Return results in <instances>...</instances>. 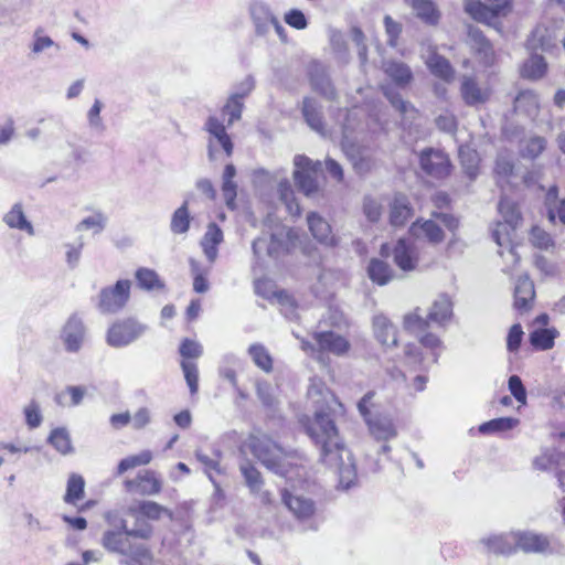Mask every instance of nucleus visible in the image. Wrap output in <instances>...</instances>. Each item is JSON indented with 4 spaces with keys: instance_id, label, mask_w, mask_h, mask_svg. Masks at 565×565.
Listing matches in <instances>:
<instances>
[{
    "instance_id": "f257e3e1",
    "label": "nucleus",
    "mask_w": 565,
    "mask_h": 565,
    "mask_svg": "<svg viewBox=\"0 0 565 565\" xmlns=\"http://www.w3.org/2000/svg\"><path fill=\"white\" fill-rule=\"evenodd\" d=\"M308 398L315 407V416L306 425V431L320 449V459L339 473L340 483L349 488L356 476L355 466L349 451L344 448L338 428L331 417V404L334 395L321 385L311 384Z\"/></svg>"
},
{
    "instance_id": "f03ea898",
    "label": "nucleus",
    "mask_w": 565,
    "mask_h": 565,
    "mask_svg": "<svg viewBox=\"0 0 565 565\" xmlns=\"http://www.w3.org/2000/svg\"><path fill=\"white\" fill-rule=\"evenodd\" d=\"M247 446L255 458L269 471L289 481L306 478L305 456L298 451H285L267 434L257 431L248 438Z\"/></svg>"
},
{
    "instance_id": "7ed1b4c3",
    "label": "nucleus",
    "mask_w": 565,
    "mask_h": 565,
    "mask_svg": "<svg viewBox=\"0 0 565 565\" xmlns=\"http://www.w3.org/2000/svg\"><path fill=\"white\" fill-rule=\"evenodd\" d=\"M152 530L148 524L138 529H128L126 520H120L117 529L103 533L100 544L109 553L122 556V565H149L152 554L146 543L138 541L148 540Z\"/></svg>"
},
{
    "instance_id": "20e7f679",
    "label": "nucleus",
    "mask_w": 565,
    "mask_h": 565,
    "mask_svg": "<svg viewBox=\"0 0 565 565\" xmlns=\"http://www.w3.org/2000/svg\"><path fill=\"white\" fill-rule=\"evenodd\" d=\"M132 282L119 279L115 285L103 287L96 297V308L102 315H117L122 311L130 300Z\"/></svg>"
},
{
    "instance_id": "39448f33",
    "label": "nucleus",
    "mask_w": 565,
    "mask_h": 565,
    "mask_svg": "<svg viewBox=\"0 0 565 565\" xmlns=\"http://www.w3.org/2000/svg\"><path fill=\"white\" fill-rule=\"evenodd\" d=\"M294 179L298 189L308 198L320 192L317 174L321 171V162L312 161L306 156L297 154L294 159Z\"/></svg>"
},
{
    "instance_id": "423d86ee",
    "label": "nucleus",
    "mask_w": 565,
    "mask_h": 565,
    "mask_svg": "<svg viewBox=\"0 0 565 565\" xmlns=\"http://www.w3.org/2000/svg\"><path fill=\"white\" fill-rule=\"evenodd\" d=\"M466 0L465 11L476 21L493 25L499 17H505L511 11V0Z\"/></svg>"
},
{
    "instance_id": "0eeeda50",
    "label": "nucleus",
    "mask_w": 565,
    "mask_h": 565,
    "mask_svg": "<svg viewBox=\"0 0 565 565\" xmlns=\"http://www.w3.org/2000/svg\"><path fill=\"white\" fill-rule=\"evenodd\" d=\"M147 331V326L134 318L116 320L107 330L106 341L113 348L127 347Z\"/></svg>"
},
{
    "instance_id": "6e6552de",
    "label": "nucleus",
    "mask_w": 565,
    "mask_h": 565,
    "mask_svg": "<svg viewBox=\"0 0 565 565\" xmlns=\"http://www.w3.org/2000/svg\"><path fill=\"white\" fill-rule=\"evenodd\" d=\"M206 130L210 134L209 138V158L216 159L218 149H223L227 157L233 153V142L231 137L225 130V126L216 117L211 116L206 121Z\"/></svg>"
},
{
    "instance_id": "1a4fd4ad",
    "label": "nucleus",
    "mask_w": 565,
    "mask_h": 565,
    "mask_svg": "<svg viewBox=\"0 0 565 565\" xmlns=\"http://www.w3.org/2000/svg\"><path fill=\"white\" fill-rule=\"evenodd\" d=\"M239 470L244 477V481L249 493L258 499L262 504L271 505L274 497L270 491L264 489L265 481L260 471L249 461L243 462Z\"/></svg>"
},
{
    "instance_id": "9d476101",
    "label": "nucleus",
    "mask_w": 565,
    "mask_h": 565,
    "mask_svg": "<svg viewBox=\"0 0 565 565\" xmlns=\"http://www.w3.org/2000/svg\"><path fill=\"white\" fill-rule=\"evenodd\" d=\"M419 163L423 171L435 179H444L450 173V160L448 156L440 150H423L419 157Z\"/></svg>"
},
{
    "instance_id": "9b49d317",
    "label": "nucleus",
    "mask_w": 565,
    "mask_h": 565,
    "mask_svg": "<svg viewBox=\"0 0 565 565\" xmlns=\"http://www.w3.org/2000/svg\"><path fill=\"white\" fill-rule=\"evenodd\" d=\"M311 88L328 100L337 99V90L330 78L328 67L320 62H312L308 68Z\"/></svg>"
},
{
    "instance_id": "f8f14e48",
    "label": "nucleus",
    "mask_w": 565,
    "mask_h": 565,
    "mask_svg": "<svg viewBox=\"0 0 565 565\" xmlns=\"http://www.w3.org/2000/svg\"><path fill=\"white\" fill-rule=\"evenodd\" d=\"M86 328L83 319L77 315H72L65 322L61 331V340L67 352H78L84 343Z\"/></svg>"
},
{
    "instance_id": "ddd939ff",
    "label": "nucleus",
    "mask_w": 565,
    "mask_h": 565,
    "mask_svg": "<svg viewBox=\"0 0 565 565\" xmlns=\"http://www.w3.org/2000/svg\"><path fill=\"white\" fill-rule=\"evenodd\" d=\"M125 489L131 494L153 495L161 490V480L152 470L140 471L136 478L124 482Z\"/></svg>"
},
{
    "instance_id": "4468645a",
    "label": "nucleus",
    "mask_w": 565,
    "mask_h": 565,
    "mask_svg": "<svg viewBox=\"0 0 565 565\" xmlns=\"http://www.w3.org/2000/svg\"><path fill=\"white\" fill-rule=\"evenodd\" d=\"M281 500L298 521L310 520L316 513L315 501L305 495L292 494L288 490H284Z\"/></svg>"
},
{
    "instance_id": "2eb2a0df",
    "label": "nucleus",
    "mask_w": 565,
    "mask_h": 565,
    "mask_svg": "<svg viewBox=\"0 0 565 565\" xmlns=\"http://www.w3.org/2000/svg\"><path fill=\"white\" fill-rule=\"evenodd\" d=\"M516 547L524 553H552V542L548 536L534 532H516L513 536Z\"/></svg>"
},
{
    "instance_id": "dca6fc26",
    "label": "nucleus",
    "mask_w": 565,
    "mask_h": 565,
    "mask_svg": "<svg viewBox=\"0 0 565 565\" xmlns=\"http://www.w3.org/2000/svg\"><path fill=\"white\" fill-rule=\"evenodd\" d=\"M249 11L256 34L259 36L267 35L271 30L273 23H276L277 17L270 11L269 7L260 0H253Z\"/></svg>"
},
{
    "instance_id": "f3484780",
    "label": "nucleus",
    "mask_w": 565,
    "mask_h": 565,
    "mask_svg": "<svg viewBox=\"0 0 565 565\" xmlns=\"http://www.w3.org/2000/svg\"><path fill=\"white\" fill-rule=\"evenodd\" d=\"M460 94L468 106L484 104L490 97V90L481 87L473 77L463 76L460 85Z\"/></svg>"
},
{
    "instance_id": "a211bd4d",
    "label": "nucleus",
    "mask_w": 565,
    "mask_h": 565,
    "mask_svg": "<svg viewBox=\"0 0 565 565\" xmlns=\"http://www.w3.org/2000/svg\"><path fill=\"white\" fill-rule=\"evenodd\" d=\"M412 9L414 15L427 25H436L440 20V11L433 0H403Z\"/></svg>"
},
{
    "instance_id": "6ab92c4d",
    "label": "nucleus",
    "mask_w": 565,
    "mask_h": 565,
    "mask_svg": "<svg viewBox=\"0 0 565 565\" xmlns=\"http://www.w3.org/2000/svg\"><path fill=\"white\" fill-rule=\"evenodd\" d=\"M467 43L479 56L483 64L490 65L493 62V49L483 33L472 25L468 26Z\"/></svg>"
},
{
    "instance_id": "aec40b11",
    "label": "nucleus",
    "mask_w": 565,
    "mask_h": 565,
    "mask_svg": "<svg viewBox=\"0 0 565 565\" xmlns=\"http://www.w3.org/2000/svg\"><path fill=\"white\" fill-rule=\"evenodd\" d=\"M315 339L320 350L328 351L335 355L345 354L351 347L344 337L333 331L318 332L315 334Z\"/></svg>"
},
{
    "instance_id": "412c9836",
    "label": "nucleus",
    "mask_w": 565,
    "mask_h": 565,
    "mask_svg": "<svg viewBox=\"0 0 565 565\" xmlns=\"http://www.w3.org/2000/svg\"><path fill=\"white\" fill-rule=\"evenodd\" d=\"M534 297L533 281L527 276H521L514 288V308L521 312L530 310Z\"/></svg>"
},
{
    "instance_id": "4be33fe9",
    "label": "nucleus",
    "mask_w": 565,
    "mask_h": 565,
    "mask_svg": "<svg viewBox=\"0 0 565 565\" xmlns=\"http://www.w3.org/2000/svg\"><path fill=\"white\" fill-rule=\"evenodd\" d=\"M395 264L404 271L414 270L418 263L416 248L405 239H398L393 252Z\"/></svg>"
},
{
    "instance_id": "5701e85b",
    "label": "nucleus",
    "mask_w": 565,
    "mask_h": 565,
    "mask_svg": "<svg viewBox=\"0 0 565 565\" xmlns=\"http://www.w3.org/2000/svg\"><path fill=\"white\" fill-rule=\"evenodd\" d=\"M366 424L371 435L376 440L387 441L397 436V430L393 419L386 415H376L374 417L367 418Z\"/></svg>"
},
{
    "instance_id": "b1692460",
    "label": "nucleus",
    "mask_w": 565,
    "mask_h": 565,
    "mask_svg": "<svg viewBox=\"0 0 565 565\" xmlns=\"http://www.w3.org/2000/svg\"><path fill=\"white\" fill-rule=\"evenodd\" d=\"M382 68L384 73L399 87L407 86L413 79L411 67L401 61H384Z\"/></svg>"
},
{
    "instance_id": "393cba45",
    "label": "nucleus",
    "mask_w": 565,
    "mask_h": 565,
    "mask_svg": "<svg viewBox=\"0 0 565 565\" xmlns=\"http://www.w3.org/2000/svg\"><path fill=\"white\" fill-rule=\"evenodd\" d=\"M2 221L9 228L25 232L30 236L34 235V227L26 218L21 203L13 204L12 207L3 215Z\"/></svg>"
},
{
    "instance_id": "a878e982",
    "label": "nucleus",
    "mask_w": 565,
    "mask_h": 565,
    "mask_svg": "<svg viewBox=\"0 0 565 565\" xmlns=\"http://www.w3.org/2000/svg\"><path fill=\"white\" fill-rule=\"evenodd\" d=\"M307 222L312 236L322 244L332 245L334 237L330 224L318 213L311 212L307 216Z\"/></svg>"
},
{
    "instance_id": "bb28decb",
    "label": "nucleus",
    "mask_w": 565,
    "mask_h": 565,
    "mask_svg": "<svg viewBox=\"0 0 565 565\" xmlns=\"http://www.w3.org/2000/svg\"><path fill=\"white\" fill-rule=\"evenodd\" d=\"M222 241V230L215 223H210L201 241V246L211 264L214 263L217 257V245H220Z\"/></svg>"
},
{
    "instance_id": "cd10ccee",
    "label": "nucleus",
    "mask_w": 565,
    "mask_h": 565,
    "mask_svg": "<svg viewBox=\"0 0 565 565\" xmlns=\"http://www.w3.org/2000/svg\"><path fill=\"white\" fill-rule=\"evenodd\" d=\"M373 329L376 339L386 347H395L397 344L395 327L390 320L383 316H375L373 319Z\"/></svg>"
},
{
    "instance_id": "c85d7f7f",
    "label": "nucleus",
    "mask_w": 565,
    "mask_h": 565,
    "mask_svg": "<svg viewBox=\"0 0 565 565\" xmlns=\"http://www.w3.org/2000/svg\"><path fill=\"white\" fill-rule=\"evenodd\" d=\"M235 175V167L232 163L226 164L222 175V193L226 206L231 210L236 207L235 199L237 195V184L234 182Z\"/></svg>"
},
{
    "instance_id": "c756f323",
    "label": "nucleus",
    "mask_w": 565,
    "mask_h": 565,
    "mask_svg": "<svg viewBox=\"0 0 565 565\" xmlns=\"http://www.w3.org/2000/svg\"><path fill=\"white\" fill-rule=\"evenodd\" d=\"M451 315L452 302L447 295L441 294L434 301L428 313V320L443 326L446 321H448L451 318Z\"/></svg>"
},
{
    "instance_id": "7c9ffc66",
    "label": "nucleus",
    "mask_w": 565,
    "mask_h": 565,
    "mask_svg": "<svg viewBox=\"0 0 565 565\" xmlns=\"http://www.w3.org/2000/svg\"><path fill=\"white\" fill-rule=\"evenodd\" d=\"M426 65L436 77L445 82L454 79L455 71L449 61L441 55L433 53L427 60Z\"/></svg>"
},
{
    "instance_id": "2f4dec72",
    "label": "nucleus",
    "mask_w": 565,
    "mask_h": 565,
    "mask_svg": "<svg viewBox=\"0 0 565 565\" xmlns=\"http://www.w3.org/2000/svg\"><path fill=\"white\" fill-rule=\"evenodd\" d=\"M411 232L414 236H424L433 244H438L444 239V232L438 224L431 220L423 223L416 222L412 225Z\"/></svg>"
},
{
    "instance_id": "473e14b6",
    "label": "nucleus",
    "mask_w": 565,
    "mask_h": 565,
    "mask_svg": "<svg viewBox=\"0 0 565 565\" xmlns=\"http://www.w3.org/2000/svg\"><path fill=\"white\" fill-rule=\"evenodd\" d=\"M47 443L63 456L74 452L71 435L65 427L52 429L49 435Z\"/></svg>"
},
{
    "instance_id": "72a5a7b5",
    "label": "nucleus",
    "mask_w": 565,
    "mask_h": 565,
    "mask_svg": "<svg viewBox=\"0 0 565 565\" xmlns=\"http://www.w3.org/2000/svg\"><path fill=\"white\" fill-rule=\"evenodd\" d=\"M412 216V209L405 196H395L390 211V222L393 226H403Z\"/></svg>"
},
{
    "instance_id": "f704fd0d",
    "label": "nucleus",
    "mask_w": 565,
    "mask_h": 565,
    "mask_svg": "<svg viewBox=\"0 0 565 565\" xmlns=\"http://www.w3.org/2000/svg\"><path fill=\"white\" fill-rule=\"evenodd\" d=\"M302 115L312 130L322 132L323 122L320 106L316 99L306 97L302 102Z\"/></svg>"
},
{
    "instance_id": "c9c22d12",
    "label": "nucleus",
    "mask_w": 565,
    "mask_h": 565,
    "mask_svg": "<svg viewBox=\"0 0 565 565\" xmlns=\"http://www.w3.org/2000/svg\"><path fill=\"white\" fill-rule=\"evenodd\" d=\"M367 274L370 279L380 286L390 282L394 276L390 265L384 260L376 258L371 259L367 266Z\"/></svg>"
},
{
    "instance_id": "e433bc0d",
    "label": "nucleus",
    "mask_w": 565,
    "mask_h": 565,
    "mask_svg": "<svg viewBox=\"0 0 565 565\" xmlns=\"http://www.w3.org/2000/svg\"><path fill=\"white\" fill-rule=\"evenodd\" d=\"M493 171L498 185L502 188L504 184H508L509 179L514 172V162L512 157L508 153H499L495 159Z\"/></svg>"
},
{
    "instance_id": "4c0bfd02",
    "label": "nucleus",
    "mask_w": 565,
    "mask_h": 565,
    "mask_svg": "<svg viewBox=\"0 0 565 565\" xmlns=\"http://www.w3.org/2000/svg\"><path fill=\"white\" fill-rule=\"evenodd\" d=\"M540 104L539 97L533 90H523L514 98V109L522 111L527 116H536L539 113Z\"/></svg>"
},
{
    "instance_id": "58836bf2",
    "label": "nucleus",
    "mask_w": 565,
    "mask_h": 565,
    "mask_svg": "<svg viewBox=\"0 0 565 565\" xmlns=\"http://www.w3.org/2000/svg\"><path fill=\"white\" fill-rule=\"evenodd\" d=\"M499 212L502 215L507 225L515 230L520 224L522 217L518 204L507 196H502L499 202Z\"/></svg>"
},
{
    "instance_id": "ea45409f",
    "label": "nucleus",
    "mask_w": 565,
    "mask_h": 565,
    "mask_svg": "<svg viewBox=\"0 0 565 565\" xmlns=\"http://www.w3.org/2000/svg\"><path fill=\"white\" fill-rule=\"evenodd\" d=\"M547 141L541 136H530L521 141L520 154L524 159H536L546 148Z\"/></svg>"
},
{
    "instance_id": "a19ab883",
    "label": "nucleus",
    "mask_w": 565,
    "mask_h": 565,
    "mask_svg": "<svg viewBox=\"0 0 565 565\" xmlns=\"http://www.w3.org/2000/svg\"><path fill=\"white\" fill-rule=\"evenodd\" d=\"M547 70V64L542 55L533 54L523 64L521 74L529 79L542 78Z\"/></svg>"
},
{
    "instance_id": "79ce46f5",
    "label": "nucleus",
    "mask_w": 565,
    "mask_h": 565,
    "mask_svg": "<svg viewBox=\"0 0 565 565\" xmlns=\"http://www.w3.org/2000/svg\"><path fill=\"white\" fill-rule=\"evenodd\" d=\"M278 194L279 200L285 204L286 210L290 215H300V205L296 201L292 186L287 179H284L278 183Z\"/></svg>"
},
{
    "instance_id": "37998d69",
    "label": "nucleus",
    "mask_w": 565,
    "mask_h": 565,
    "mask_svg": "<svg viewBox=\"0 0 565 565\" xmlns=\"http://www.w3.org/2000/svg\"><path fill=\"white\" fill-rule=\"evenodd\" d=\"M138 286L141 289L152 291L164 288L163 281L159 278L158 274L149 268H139L135 274Z\"/></svg>"
},
{
    "instance_id": "c03bdc74",
    "label": "nucleus",
    "mask_w": 565,
    "mask_h": 565,
    "mask_svg": "<svg viewBox=\"0 0 565 565\" xmlns=\"http://www.w3.org/2000/svg\"><path fill=\"white\" fill-rule=\"evenodd\" d=\"M515 533H511L508 535H498L492 536L487 540H484V544L488 546V548L497 554H511L515 551V541L513 540V536Z\"/></svg>"
},
{
    "instance_id": "a18cd8bd",
    "label": "nucleus",
    "mask_w": 565,
    "mask_h": 565,
    "mask_svg": "<svg viewBox=\"0 0 565 565\" xmlns=\"http://www.w3.org/2000/svg\"><path fill=\"white\" fill-rule=\"evenodd\" d=\"M86 388L83 386H67L55 396V402L61 406H77L83 402Z\"/></svg>"
},
{
    "instance_id": "49530a36",
    "label": "nucleus",
    "mask_w": 565,
    "mask_h": 565,
    "mask_svg": "<svg viewBox=\"0 0 565 565\" xmlns=\"http://www.w3.org/2000/svg\"><path fill=\"white\" fill-rule=\"evenodd\" d=\"M383 93L386 96V98L390 100L392 106L396 110H398L403 116H406L412 119L415 118L417 110L409 102L404 100L398 93L394 92L388 86L383 87Z\"/></svg>"
},
{
    "instance_id": "de8ad7c7",
    "label": "nucleus",
    "mask_w": 565,
    "mask_h": 565,
    "mask_svg": "<svg viewBox=\"0 0 565 565\" xmlns=\"http://www.w3.org/2000/svg\"><path fill=\"white\" fill-rule=\"evenodd\" d=\"M253 362L266 373L273 370V359L268 350L260 343H254L248 348Z\"/></svg>"
},
{
    "instance_id": "09e8293b",
    "label": "nucleus",
    "mask_w": 565,
    "mask_h": 565,
    "mask_svg": "<svg viewBox=\"0 0 565 565\" xmlns=\"http://www.w3.org/2000/svg\"><path fill=\"white\" fill-rule=\"evenodd\" d=\"M518 424H519L518 418L500 417V418L491 419L487 423L481 424L479 426V431L481 434L507 431V430L514 428Z\"/></svg>"
},
{
    "instance_id": "8fccbe9b",
    "label": "nucleus",
    "mask_w": 565,
    "mask_h": 565,
    "mask_svg": "<svg viewBox=\"0 0 565 565\" xmlns=\"http://www.w3.org/2000/svg\"><path fill=\"white\" fill-rule=\"evenodd\" d=\"M151 460L152 452L150 450H142L137 455L128 456L118 463L117 473L122 475L127 470L148 465Z\"/></svg>"
},
{
    "instance_id": "3c124183",
    "label": "nucleus",
    "mask_w": 565,
    "mask_h": 565,
    "mask_svg": "<svg viewBox=\"0 0 565 565\" xmlns=\"http://www.w3.org/2000/svg\"><path fill=\"white\" fill-rule=\"evenodd\" d=\"M555 337V330L539 328L531 332L530 342L533 347L537 349L548 350L554 345Z\"/></svg>"
},
{
    "instance_id": "603ef678",
    "label": "nucleus",
    "mask_w": 565,
    "mask_h": 565,
    "mask_svg": "<svg viewBox=\"0 0 565 565\" xmlns=\"http://www.w3.org/2000/svg\"><path fill=\"white\" fill-rule=\"evenodd\" d=\"M191 273L193 276V289L195 292L204 294L209 290V282L206 275L210 271L209 268H203L195 259H190Z\"/></svg>"
},
{
    "instance_id": "864d4df0",
    "label": "nucleus",
    "mask_w": 565,
    "mask_h": 565,
    "mask_svg": "<svg viewBox=\"0 0 565 565\" xmlns=\"http://www.w3.org/2000/svg\"><path fill=\"white\" fill-rule=\"evenodd\" d=\"M289 233L280 230L268 236L269 239V257L277 258L288 249Z\"/></svg>"
},
{
    "instance_id": "5fc2aeb1",
    "label": "nucleus",
    "mask_w": 565,
    "mask_h": 565,
    "mask_svg": "<svg viewBox=\"0 0 565 565\" xmlns=\"http://www.w3.org/2000/svg\"><path fill=\"white\" fill-rule=\"evenodd\" d=\"M107 224V217L102 212H96L93 215L86 216L77 225L76 231L92 230L94 234H99L104 231Z\"/></svg>"
},
{
    "instance_id": "6e6d98bb",
    "label": "nucleus",
    "mask_w": 565,
    "mask_h": 565,
    "mask_svg": "<svg viewBox=\"0 0 565 565\" xmlns=\"http://www.w3.org/2000/svg\"><path fill=\"white\" fill-rule=\"evenodd\" d=\"M103 108H104V104L102 103L100 99L96 98L86 115L88 127L93 131L98 132V134L104 132L106 129L104 120L100 116Z\"/></svg>"
},
{
    "instance_id": "4d7b16f0",
    "label": "nucleus",
    "mask_w": 565,
    "mask_h": 565,
    "mask_svg": "<svg viewBox=\"0 0 565 565\" xmlns=\"http://www.w3.org/2000/svg\"><path fill=\"white\" fill-rule=\"evenodd\" d=\"M512 232H514V230H512L505 223H498L495 228L492 232V236H493L495 243L499 246H501V247H503V246L509 247V254L514 259H516V254H515L514 247L511 246V241H512L511 234H512Z\"/></svg>"
},
{
    "instance_id": "13d9d810",
    "label": "nucleus",
    "mask_w": 565,
    "mask_h": 565,
    "mask_svg": "<svg viewBox=\"0 0 565 565\" xmlns=\"http://www.w3.org/2000/svg\"><path fill=\"white\" fill-rule=\"evenodd\" d=\"M85 482L84 479L78 475H72L67 481V489L65 494V501L67 503L75 504L82 499L84 493Z\"/></svg>"
},
{
    "instance_id": "bf43d9fd",
    "label": "nucleus",
    "mask_w": 565,
    "mask_h": 565,
    "mask_svg": "<svg viewBox=\"0 0 565 565\" xmlns=\"http://www.w3.org/2000/svg\"><path fill=\"white\" fill-rule=\"evenodd\" d=\"M181 369L184 374V380L189 386L191 395H195L199 391V369L193 361H182Z\"/></svg>"
},
{
    "instance_id": "052dcab7",
    "label": "nucleus",
    "mask_w": 565,
    "mask_h": 565,
    "mask_svg": "<svg viewBox=\"0 0 565 565\" xmlns=\"http://www.w3.org/2000/svg\"><path fill=\"white\" fill-rule=\"evenodd\" d=\"M561 455L554 449H546L533 460L535 469L545 471L556 467L559 462Z\"/></svg>"
},
{
    "instance_id": "680f3d73",
    "label": "nucleus",
    "mask_w": 565,
    "mask_h": 565,
    "mask_svg": "<svg viewBox=\"0 0 565 565\" xmlns=\"http://www.w3.org/2000/svg\"><path fill=\"white\" fill-rule=\"evenodd\" d=\"M31 52L33 55L38 56L45 50L50 47L60 49L58 44H56L50 36L43 35L41 30H36L33 34V42L30 45Z\"/></svg>"
},
{
    "instance_id": "e2e57ef3",
    "label": "nucleus",
    "mask_w": 565,
    "mask_h": 565,
    "mask_svg": "<svg viewBox=\"0 0 565 565\" xmlns=\"http://www.w3.org/2000/svg\"><path fill=\"white\" fill-rule=\"evenodd\" d=\"M23 413L25 416V423L29 428H36L42 424L43 416L38 402L31 401L28 405L24 406Z\"/></svg>"
},
{
    "instance_id": "0e129e2a",
    "label": "nucleus",
    "mask_w": 565,
    "mask_h": 565,
    "mask_svg": "<svg viewBox=\"0 0 565 565\" xmlns=\"http://www.w3.org/2000/svg\"><path fill=\"white\" fill-rule=\"evenodd\" d=\"M382 203L370 195L363 199V213L370 222H377L382 215Z\"/></svg>"
},
{
    "instance_id": "69168bd1",
    "label": "nucleus",
    "mask_w": 565,
    "mask_h": 565,
    "mask_svg": "<svg viewBox=\"0 0 565 565\" xmlns=\"http://www.w3.org/2000/svg\"><path fill=\"white\" fill-rule=\"evenodd\" d=\"M459 157L463 168L466 169L467 174L470 178H475L477 175L478 170V154L476 151L470 149H459Z\"/></svg>"
},
{
    "instance_id": "338daca9",
    "label": "nucleus",
    "mask_w": 565,
    "mask_h": 565,
    "mask_svg": "<svg viewBox=\"0 0 565 565\" xmlns=\"http://www.w3.org/2000/svg\"><path fill=\"white\" fill-rule=\"evenodd\" d=\"M243 106V100L231 95L223 107V114L228 116L227 126H232L234 121L241 119Z\"/></svg>"
},
{
    "instance_id": "774afa93",
    "label": "nucleus",
    "mask_w": 565,
    "mask_h": 565,
    "mask_svg": "<svg viewBox=\"0 0 565 565\" xmlns=\"http://www.w3.org/2000/svg\"><path fill=\"white\" fill-rule=\"evenodd\" d=\"M418 309L404 317V327L412 332L425 331L428 327L427 319H424L418 312Z\"/></svg>"
}]
</instances>
